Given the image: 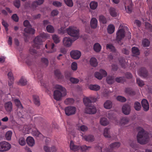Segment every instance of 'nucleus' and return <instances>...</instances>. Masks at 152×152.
I'll return each mask as SVG.
<instances>
[{"instance_id":"obj_1","label":"nucleus","mask_w":152,"mask_h":152,"mask_svg":"<svg viewBox=\"0 0 152 152\" xmlns=\"http://www.w3.org/2000/svg\"><path fill=\"white\" fill-rule=\"evenodd\" d=\"M96 101V99L94 97H91V99L88 97L84 98L83 101L86 107L85 109V112L89 114H94L96 112V107L91 103L92 102H95Z\"/></svg>"},{"instance_id":"obj_2","label":"nucleus","mask_w":152,"mask_h":152,"mask_svg":"<svg viewBox=\"0 0 152 152\" xmlns=\"http://www.w3.org/2000/svg\"><path fill=\"white\" fill-rule=\"evenodd\" d=\"M139 128L140 131L138 132L137 136V142L142 145L146 144L149 140L148 133L145 131L142 128L139 127Z\"/></svg>"},{"instance_id":"obj_3","label":"nucleus","mask_w":152,"mask_h":152,"mask_svg":"<svg viewBox=\"0 0 152 152\" xmlns=\"http://www.w3.org/2000/svg\"><path fill=\"white\" fill-rule=\"evenodd\" d=\"M54 88L55 89L59 90H56L54 92V98L55 100L59 101L61 99L63 96L66 95V90L61 86L58 84L56 85Z\"/></svg>"},{"instance_id":"obj_4","label":"nucleus","mask_w":152,"mask_h":152,"mask_svg":"<svg viewBox=\"0 0 152 152\" xmlns=\"http://www.w3.org/2000/svg\"><path fill=\"white\" fill-rule=\"evenodd\" d=\"M66 31L69 35L75 37V40L78 38L79 31L76 29L75 28L73 27H69L67 28Z\"/></svg>"},{"instance_id":"obj_5","label":"nucleus","mask_w":152,"mask_h":152,"mask_svg":"<svg viewBox=\"0 0 152 152\" xmlns=\"http://www.w3.org/2000/svg\"><path fill=\"white\" fill-rule=\"evenodd\" d=\"M125 32L123 28L118 29L116 35V40L119 44H122L121 40L123 39L125 36Z\"/></svg>"},{"instance_id":"obj_6","label":"nucleus","mask_w":152,"mask_h":152,"mask_svg":"<svg viewBox=\"0 0 152 152\" xmlns=\"http://www.w3.org/2000/svg\"><path fill=\"white\" fill-rule=\"evenodd\" d=\"M77 110L76 108L73 106H70L65 107V113L68 116H69L75 114Z\"/></svg>"},{"instance_id":"obj_7","label":"nucleus","mask_w":152,"mask_h":152,"mask_svg":"<svg viewBox=\"0 0 152 152\" xmlns=\"http://www.w3.org/2000/svg\"><path fill=\"white\" fill-rule=\"evenodd\" d=\"M11 148L8 142L3 141L0 142V152H4L8 151Z\"/></svg>"},{"instance_id":"obj_8","label":"nucleus","mask_w":152,"mask_h":152,"mask_svg":"<svg viewBox=\"0 0 152 152\" xmlns=\"http://www.w3.org/2000/svg\"><path fill=\"white\" fill-rule=\"evenodd\" d=\"M120 145L119 142H115L111 144L110 146V148H106L104 150V152H114L113 150L118 148Z\"/></svg>"},{"instance_id":"obj_9","label":"nucleus","mask_w":152,"mask_h":152,"mask_svg":"<svg viewBox=\"0 0 152 152\" xmlns=\"http://www.w3.org/2000/svg\"><path fill=\"white\" fill-rule=\"evenodd\" d=\"M34 77L35 78H37L38 80L40 81L41 86L45 88H47L46 82L42 80V75L41 71H38L36 73L34 74Z\"/></svg>"},{"instance_id":"obj_10","label":"nucleus","mask_w":152,"mask_h":152,"mask_svg":"<svg viewBox=\"0 0 152 152\" xmlns=\"http://www.w3.org/2000/svg\"><path fill=\"white\" fill-rule=\"evenodd\" d=\"M107 75L106 72L102 69H101L99 70V72H96L94 74L95 77L99 80L102 79L103 77L106 76Z\"/></svg>"},{"instance_id":"obj_11","label":"nucleus","mask_w":152,"mask_h":152,"mask_svg":"<svg viewBox=\"0 0 152 152\" xmlns=\"http://www.w3.org/2000/svg\"><path fill=\"white\" fill-rule=\"evenodd\" d=\"M43 40L41 37L38 36L35 38L34 40V44L33 47L36 48L37 49L39 48V45H41L43 42Z\"/></svg>"},{"instance_id":"obj_12","label":"nucleus","mask_w":152,"mask_h":152,"mask_svg":"<svg viewBox=\"0 0 152 152\" xmlns=\"http://www.w3.org/2000/svg\"><path fill=\"white\" fill-rule=\"evenodd\" d=\"M72 58L75 59H78L81 56V52L78 50H72L70 52Z\"/></svg>"},{"instance_id":"obj_13","label":"nucleus","mask_w":152,"mask_h":152,"mask_svg":"<svg viewBox=\"0 0 152 152\" xmlns=\"http://www.w3.org/2000/svg\"><path fill=\"white\" fill-rule=\"evenodd\" d=\"M72 42V40L69 37H65L64 38L63 40V43L64 45L67 47H70Z\"/></svg>"},{"instance_id":"obj_14","label":"nucleus","mask_w":152,"mask_h":152,"mask_svg":"<svg viewBox=\"0 0 152 152\" xmlns=\"http://www.w3.org/2000/svg\"><path fill=\"white\" fill-rule=\"evenodd\" d=\"M122 111L123 113L125 115H129L131 111V107L128 104H125L123 105L122 108Z\"/></svg>"},{"instance_id":"obj_15","label":"nucleus","mask_w":152,"mask_h":152,"mask_svg":"<svg viewBox=\"0 0 152 152\" xmlns=\"http://www.w3.org/2000/svg\"><path fill=\"white\" fill-rule=\"evenodd\" d=\"M4 107L6 111L10 113L12 110V104L11 101L8 102L4 104Z\"/></svg>"},{"instance_id":"obj_16","label":"nucleus","mask_w":152,"mask_h":152,"mask_svg":"<svg viewBox=\"0 0 152 152\" xmlns=\"http://www.w3.org/2000/svg\"><path fill=\"white\" fill-rule=\"evenodd\" d=\"M141 104L145 111H147L149 109V105L148 101L145 99H143L141 102Z\"/></svg>"},{"instance_id":"obj_17","label":"nucleus","mask_w":152,"mask_h":152,"mask_svg":"<svg viewBox=\"0 0 152 152\" xmlns=\"http://www.w3.org/2000/svg\"><path fill=\"white\" fill-rule=\"evenodd\" d=\"M139 74L140 76L144 77H146L148 75L147 71L144 67H142L140 69Z\"/></svg>"},{"instance_id":"obj_18","label":"nucleus","mask_w":152,"mask_h":152,"mask_svg":"<svg viewBox=\"0 0 152 152\" xmlns=\"http://www.w3.org/2000/svg\"><path fill=\"white\" fill-rule=\"evenodd\" d=\"M26 140L27 144L29 146H33L35 144L34 140L32 137L30 136L28 137Z\"/></svg>"},{"instance_id":"obj_19","label":"nucleus","mask_w":152,"mask_h":152,"mask_svg":"<svg viewBox=\"0 0 152 152\" xmlns=\"http://www.w3.org/2000/svg\"><path fill=\"white\" fill-rule=\"evenodd\" d=\"M24 31L26 33L29 34H34L35 33V30L31 28V27H28L25 28L24 29Z\"/></svg>"},{"instance_id":"obj_20","label":"nucleus","mask_w":152,"mask_h":152,"mask_svg":"<svg viewBox=\"0 0 152 152\" xmlns=\"http://www.w3.org/2000/svg\"><path fill=\"white\" fill-rule=\"evenodd\" d=\"M26 57L24 60H25V61L26 63L28 65H31L33 61V58L31 56H30L29 55L26 56H25Z\"/></svg>"},{"instance_id":"obj_21","label":"nucleus","mask_w":152,"mask_h":152,"mask_svg":"<svg viewBox=\"0 0 152 152\" xmlns=\"http://www.w3.org/2000/svg\"><path fill=\"white\" fill-rule=\"evenodd\" d=\"M82 136L83 138L86 141L92 142L94 140V137L92 135H89L84 136L82 135Z\"/></svg>"},{"instance_id":"obj_22","label":"nucleus","mask_w":152,"mask_h":152,"mask_svg":"<svg viewBox=\"0 0 152 152\" xmlns=\"http://www.w3.org/2000/svg\"><path fill=\"white\" fill-rule=\"evenodd\" d=\"M70 148L71 150L74 151H76L80 149V147L79 146L74 145L72 141H71L70 142Z\"/></svg>"},{"instance_id":"obj_23","label":"nucleus","mask_w":152,"mask_h":152,"mask_svg":"<svg viewBox=\"0 0 152 152\" xmlns=\"http://www.w3.org/2000/svg\"><path fill=\"white\" fill-rule=\"evenodd\" d=\"M97 20L95 18H93L91 21V26L92 28H96L97 26Z\"/></svg>"},{"instance_id":"obj_24","label":"nucleus","mask_w":152,"mask_h":152,"mask_svg":"<svg viewBox=\"0 0 152 152\" xmlns=\"http://www.w3.org/2000/svg\"><path fill=\"white\" fill-rule=\"evenodd\" d=\"M44 0H36V1L33 2L32 6L34 8H36L38 5H40L43 4Z\"/></svg>"},{"instance_id":"obj_25","label":"nucleus","mask_w":152,"mask_h":152,"mask_svg":"<svg viewBox=\"0 0 152 152\" xmlns=\"http://www.w3.org/2000/svg\"><path fill=\"white\" fill-rule=\"evenodd\" d=\"M90 63L91 65L94 67L97 66L98 64L97 59L94 57L91 58L90 59Z\"/></svg>"},{"instance_id":"obj_26","label":"nucleus","mask_w":152,"mask_h":152,"mask_svg":"<svg viewBox=\"0 0 152 152\" xmlns=\"http://www.w3.org/2000/svg\"><path fill=\"white\" fill-rule=\"evenodd\" d=\"M33 98L35 104L37 106H39L40 102L39 96L36 95H34L33 96Z\"/></svg>"},{"instance_id":"obj_27","label":"nucleus","mask_w":152,"mask_h":152,"mask_svg":"<svg viewBox=\"0 0 152 152\" xmlns=\"http://www.w3.org/2000/svg\"><path fill=\"white\" fill-rule=\"evenodd\" d=\"M115 26L113 24H110L107 28V31L108 33L110 34H113L115 31Z\"/></svg>"},{"instance_id":"obj_28","label":"nucleus","mask_w":152,"mask_h":152,"mask_svg":"<svg viewBox=\"0 0 152 152\" xmlns=\"http://www.w3.org/2000/svg\"><path fill=\"white\" fill-rule=\"evenodd\" d=\"M89 88L90 90L94 91H97L100 89V86L96 84H91L89 86Z\"/></svg>"},{"instance_id":"obj_29","label":"nucleus","mask_w":152,"mask_h":152,"mask_svg":"<svg viewBox=\"0 0 152 152\" xmlns=\"http://www.w3.org/2000/svg\"><path fill=\"white\" fill-rule=\"evenodd\" d=\"M104 107L107 109H110L112 108V102L110 100H107L104 104Z\"/></svg>"},{"instance_id":"obj_30","label":"nucleus","mask_w":152,"mask_h":152,"mask_svg":"<svg viewBox=\"0 0 152 152\" xmlns=\"http://www.w3.org/2000/svg\"><path fill=\"white\" fill-rule=\"evenodd\" d=\"M101 124L104 126L107 125L109 124V122L107 119L105 118H102L100 119Z\"/></svg>"},{"instance_id":"obj_31","label":"nucleus","mask_w":152,"mask_h":152,"mask_svg":"<svg viewBox=\"0 0 152 152\" xmlns=\"http://www.w3.org/2000/svg\"><path fill=\"white\" fill-rule=\"evenodd\" d=\"M132 53L134 56H138L140 54V50L136 47H134L132 48Z\"/></svg>"},{"instance_id":"obj_32","label":"nucleus","mask_w":152,"mask_h":152,"mask_svg":"<svg viewBox=\"0 0 152 152\" xmlns=\"http://www.w3.org/2000/svg\"><path fill=\"white\" fill-rule=\"evenodd\" d=\"M54 74L56 77L58 79H61L62 78L63 75L57 69L55 71Z\"/></svg>"},{"instance_id":"obj_33","label":"nucleus","mask_w":152,"mask_h":152,"mask_svg":"<svg viewBox=\"0 0 152 152\" xmlns=\"http://www.w3.org/2000/svg\"><path fill=\"white\" fill-rule=\"evenodd\" d=\"M125 92L126 93L130 95H133L135 94V92L129 88H126Z\"/></svg>"},{"instance_id":"obj_34","label":"nucleus","mask_w":152,"mask_h":152,"mask_svg":"<svg viewBox=\"0 0 152 152\" xmlns=\"http://www.w3.org/2000/svg\"><path fill=\"white\" fill-rule=\"evenodd\" d=\"M27 82L26 79L23 77H22L20 80L18 84L21 86H24L27 84Z\"/></svg>"},{"instance_id":"obj_35","label":"nucleus","mask_w":152,"mask_h":152,"mask_svg":"<svg viewBox=\"0 0 152 152\" xmlns=\"http://www.w3.org/2000/svg\"><path fill=\"white\" fill-rule=\"evenodd\" d=\"M14 101L15 105L18 108L21 109H22L23 108V107L19 99H14Z\"/></svg>"},{"instance_id":"obj_36","label":"nucleus","mask_w":152,"mask_h":152,"mask_svg":"<svg viewBox=\"0 0 152 152\" xmlns=\"http://www.w3.org/2000/svg\"><path fill=\"white\" fill-rule=\"evenodd\" d=\"M101 47L99 43H97L94 44V49L95 52H99L101 50Z\"/></svg>"},{"instance_id":"obj_37","label":"nucleus","mask_w":152,"mask_h":152,"mask_svg":"<svg viewBox=\"0 0 152 152\" xmlns=\"http://www.w3.org/2000/svg\"><path fill=\"white\" fill-rule=\"evenodd\" d=\"M109 12L110 15L113 17L117 16V13L115 9L113 7H110L109 9Z\"/></svg>"},{"instance_id":"obj_38","label":"nucleus","mask_w":152,"mask_h":152,"mask_svg":"<svg viewBox=\"0 0 152 152\" xmlns=\"http://www.w3.org/2000/svg\"><path fill=\"white\" fill-rule=\"evenodd\" d=\"M98 5V3L95 1H92L90 4V7L92 10H95L96 9Z\"/></svg>"},{"instance_id":"obj_39","label":"nucleus","mask_w":152,"mask_h":152,"mask_svg":"<svg viewBox=\"0 0 152 152\" xmlns=\"http://www.w3.org/2000/svg\"><path fill=\"white\" fill-rule=\"evenodd\" d=\"M74 102V100L72 98H67L64 101V103L67 105L72 104Z\"/></svg>"},{"instance_id":"obj_40","label":"nucleus","mask_w":152,"mask_h":152,"mask_svg":"<svg viewBox=\"0 0 152 152\" xmlns=\"http://www.w3.org/2000/svg\"><path fill=\"white\" fill-rule=\"evenodd\" d=\"M119 61L122 67L124 68H125L126 67L127 64L125 62V60L124 58L121 57L119 59Z\"/></svg>"},{"instance_id":"obj_41","label":"nucleus","mask_w":152,"mask_h":152,"mask_svg":"<svg viewBox=\"0 0 152 152\" xmlns=\"http://www.w3.org/2000/svg\"><path fill=\"white\" fill-rule=\"evenodd\" d=\"M115 81L118 83H123L126 81V79L124 77H117Z\"/></svg>"},{"instance_id":"obj_42","label":"nucleus","mask_w":152,"mask_h":152,"mask_svg":"<svg viewBox=\"0 0 152 152\" xmlns=\"http://www.w3.org/2000/svg\"><path fill=\"white\" fill-rule=\"evenodd\" d=\"M106 48L107 49L110 50L113 52H114L116 51L115 47L111 44H107L106 45Z\"/></svg>"},{"instance_id":"obj_43","label":"nucleus","mask_w":152,"mask_h":152,"mask_svg":"<svg viewBox=\"0 0 152 152\" xmlns=\"http://www.w3.org/2000/svg\"><path fill=\"white\" fill-rule=\"evenodd\" d=\"M107 83L110 84H113L114 82V78L113 76H108L106 79Z\"/></svg>"},{"instance_id":"obj_44","label":"nucleus","mask_w":152,"mask_h":152,"mask_svg":"<svg viewBox=\"0 0 152 152\" xmlns=\"http://www.w3.org/2000/svg\"><path fill=\"white\" fill-rule=\"evenodd\" d=\"M110 129L105 128L104 130V135L105 137H110L111 136L110 134Z\"/></svg>"},{"instance_id":"obj_45","label":"nucleus","mask_w":152,"mask_h":152,"mask_svg":"<svg viewBox=\"0 0 152 152\" xmlns=\"http://www.w3.org/2000/svg\"><path fill=\"white\" fill-rule=\"evenodd\" d=\"M150 44V42L148 39L145 38L143 40L142 44L143 47H148L149 45Z\"/></svg>"},{"instance_id":"obj_46","label":"nucleus","mask_w":152,"mask_h":152,"mask_svg":"<svg viewBox=\"0 0 152 152\" xmlns=\"http://www.w3.org/2000/svg\"><path fill=\"white\" fill-rule=\"evenodd\" d=\"M134 107L137 111H139L141 108V104L140 103L137 102H135L134 103Z\"/></svg>"},{"instance_id":"obj_47","label":"nucleus","mask_w":152,"mask_h":152,"mask_svg":"<svg viewBox=\"0 0 152 152\" xmlns=\"http://www.w3.org/2000/svg\"><path fill=\"white\" fill-rule=\"evenodd\" d=\"M52 38L54 42L55 43H58L60 42V40L58 36L56 34H54L52 36Z\"/></svg>"},{"instance_id":"obj_48","label":"nucleus","mask_w":152,"mask_h":152,"mask_svg":"<svg viewBox=\"0 0 152 152\" xmlns=\"http://www.w3.org/2000/svg\"><path fill=\"white\" fill-rule=\"evenodd\" d=\"M46 29L48 32L50 33L54 32V31L53 27L51 25H48L46 27Z\"/></svg>"},{"instance_id":"obj_49","label":"nucleus","mask_w":152,"mask_h":152,"mask_svg":"<svg viewBox=\"0 0 152 152\" xmlns=\"http://www.w3.org/2000/svg\"><path fill=\"white\" fill-rule=\"evenodd\" d=\"M12 132L11 131H8L5 134V137L7 140H10L11 139Z\"/></svg>"},{"instance_id":"obj_50","label":"nucleus","mask_w":152,"mask_h":152,"mask_svg":"<svg viewBox=\"0 0 152 152\" xmlns=\"http://www.w3.org/2000/svg\"><path fill=\"white\" fill-rule=\"evenodd\" d=\"M99 21L100 23L104 24H106L107 22L106 18L102 15H101L99 16Z\"/></svg>"},{"instance_id":"obj_51","label":"nucleus","mask_w":152,"mask_h":152,"mask_svg":"<svg viewBox=\"0 0 152 152\" xmlns=\"http://www.w3.org/2000/svg\"><path fill=\"white\" fill-rule=\"evenodd\" d=\"M129 121L128 118L125 117L123 118L121 120L120 123L122 124H125L127 123Z\"/></svg>"},{"instance_id":"obj_52","label":"nucleus","mask_w":152,"mask_h":152,"mask_svg":"<svg viewBox=\"0 0 152 152\" xmlns=\"http://www.w3.org/2000/svg\"><path fill=\"white\" fill-rule=\"evenodd\" d=\"M66 4L69 7H72L73 5L72 0H64Z\"/></svg>"},{"instance_id":"obj_53","label":"nucleus","mask_w":152,"mask_h":152,"mask_svg":"<svg viewBox=\"0 0 152 152\" xmlns=\"http://www.w3.org/2000/svg\"><path fill=\"white\" fill-rule=\"evenodd\" d=\"M130 146L134 149H135L134 152H141L139 151H137L138 147H137V144H135L134 142H132L130 144Z\"/></svg>"},{"instance_id":"obj_54","label":"nucleus","mask_w":152,"mask_h":152,"mask_svg":"<svg viewBox=\"0 0 152 152\" xmlns=\"http://www.w3.org/2000/svg\"><path fill=\"white\" fill-rule=\"evenodd\" d=\"M18 142L19 144L23 146L26 144L25 140L23 137H20L19 139Z\"/></svg>"},{"instance_id":"obj_55","label":"nucleus","mask_w":152,"mask_h":152,"mask_svg":"<svg viewBox=\"0 0 152 152\" xmlns=\"http://www.w3.org/2000/svg\"><path fill=\"white\" fill-rule=\"evenodd\" d=\"M31 128L30 125L24 126L23 127V130H25L26 133H28L30 130L31 129Z\"/></svg>"},{"instance_id":"obj_56","label":"nucleus","mask_w":152,"mask_h":152,"mask_svg":"<svg viewBox=\"0 0 152 152\" xmlns=\"http://www.w3.org/2000/svg\"><path fill=\"white\" fill-rule=\"evenodd\" d=\"M137 83L139 86L142 87L144 85V83L143 81L141 80L139 78L137 79Z\"/></svg>"},{"instance_id":"obj_57","label":"nucleus","mask_w":152,"mask_h":152,"mask_svg":"<svg viewBox=\"0 0 152 152\" xmlns=\"http://www.w3.org/2000/svg\"><path fill=\"white\" fill-rule=\"evenodd\" d=\"M38 36L41 37L43 40V39L47 38L48 37V34L44 32L40 34Z\"/></svg>"},{"instance_id":"obj_58","label":"nucleus","mask_w":152,"mask_h":152,"mask_svg":"<svg viewBox=\"0 0 152 152\" xmlns=\"http://www.w3.org/2000/svg\"><path fill=\"white\" fill-rule=\"evenodd\" d=\"M116 99L118 101L121 102H124L126 101V99L125 97L121 96H118Z\"/></svg>"},{"instance_id":"obj_59","label":"nucleus","mask_w":152,"mask_h":152,"mask_svg":"<svg viewBox=\"0 0 152 152\" xmlns=\"http://www.w3.org/2000/svg\"><path fill=\"white\" fill-rule=\"evenodd\" d=\"M88 129L87 127L84 125H81L79 128V130H80L84 132L87 131Z\"/></svg>"},{"instance_id":"obj_60","label":"nucleus","mask_w":152,"mask_h":152,"mask_svg":"<svg viewBox=\"0 0 152 152\" xmlns=\"http://www.w3.org/2000/svg\"><path fill=\"white\" fill-rule=\"evenodd\" d=\"M70 81L71 83L74 84L77 83L79 82V79L73 77L70 78Z\"/></svg>"},{"instance_id":"obj_61","label":"nucleus","mask_w":152,"mask_h":152,"mask_svg":"<svg viewBox=\"0 0 152 152\" xmlns=\"http://www.w3.org/2000/svg\"><path fill=\"white\" fill-rule=\"evenodd\" d=\"M42 62L46 66H47L48 64V61L47 58H42L41 59Z\"/></svg>"},{"instance_id":"obj_62","label":"nucleus","mask_w":152,"mask_h":152,"mask_svg":"<svg viewBox=\"0 0 152 152\" xmlns=\"http://www.w3.org/2000/svg\"><path fill=\"white\" fill-rule=\"evenodd\" d=\"M72 69L74 71L76 70L77 69V64L75 62H73L71 64Z\"/></svg>"},{"instance_id":"obj_63","label":"nucleus","mask_w":152,"mask_h":152,"mask_svg":"<svg viewBox=\"0 0 152 152\" xmlns=\"http://www.w3.org/2000/svg\"><path fill=\"white\" fill-rule=\"evenodd\" d=\"M14 6L17 8H19L20 6V1L19 0H15L14 2Z\"/></svg>"},{"instance_id":"obj_64","label":"nucleus","mask_w":152,"mask_h":152,"mask_svg":"<svg viewBox=\"0 0 152 152\" xmlns=\"http://www.w3.org/2000/svg\"><path fill=\"white\" fill-rule=\"evenodd\" d=\"M43 149L46 152H51L50 148L48 146L47 144H46L44 146Z\"/></svg>"}]
</instances>
